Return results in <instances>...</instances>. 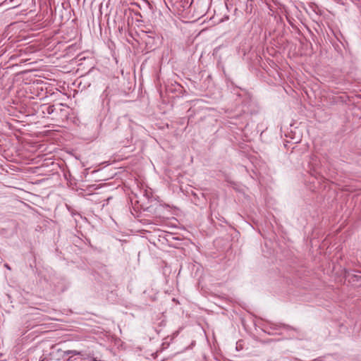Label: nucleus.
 Instances as JSON below:
<instances>
[{"instance_id":"nucleus-1","label":"nucleus","mask_w":361,"mask_h":361,"mask_svg":"<svg viewBox=\"0 0 361 361\" xmlns=\"http://www.w3.org/2000/svg\"><path fill=\"white\" fill-rule=\"evenodd\" d=\"M5 267H6L7 269H10V267H9V266H8V264H5Z\"/></svg>"}]
</instances>
